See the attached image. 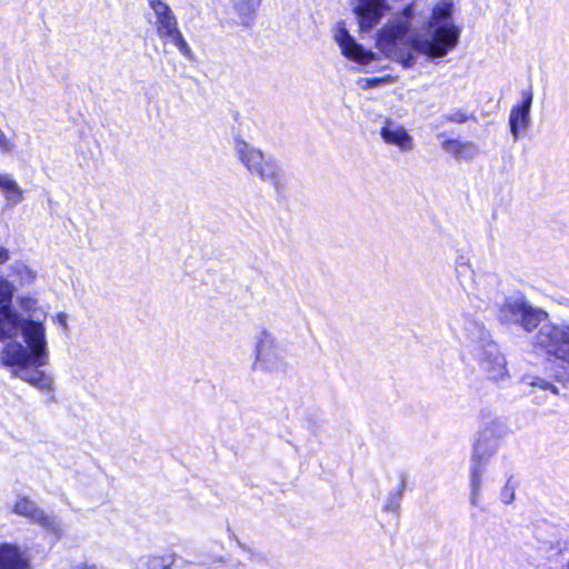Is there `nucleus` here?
<instances>
[{
	"label": "nucleus",
	"instance_id": "aec40b11",
	"mask_svg": "<svg viewBox=\"0 0 569 569\" xmlns=\"http://www.w3.org/2000/svg\"><path fill=\"white\" fill-rule=\"evenodd\" d=\"M261 0H238L234 3V9L240 18V24L249 27L253 20Z\"/></svg>",
	"mask_w": 569,
	"mask_h": 569
},
{
	"label": "nucleus",
	"instance_id": "20e7f679",
	"mask_svg": "<svg viewBox=\"0 0 569 569\" xmlns=\"http://www.w3.org/2000/svg\"><path fill=\"white\" fill-rule=\"evenodd\" d=\"M498 321L508 328H518L526 333L538 331L549 319V313L541 307L532 305L525 293L518 291L506 296L497 306Z\"/></svg>",
	"mask_w": 569,
	"mask_h": 569
},
{
	"label": "nucleus",
	"instance_id": "c756f323",
	"mask_svg": "<svg viewBox=\"0 0 569 569\" xmlns=\"http://www.w3.org/2000/svg\"><path fill=\"white\" fill-rule=\"evenodd\" d=\"M361 82H363V84H361L362 89H370V88H376V87L380 86L381 83H383L385 79L375 77V78L362 79Z\"/></svg>",
	"mask_w": 569,
	"mask_h": 569
},
{
	"label": "nucleus",
	"instance_id": "2eb2a0df",
	"mask_svg": "<svg viewBox=\"0 0 569 569\" xmlns=\"http://www.w3.org/2000/svg\"><path fill=\"white\" fill-rule=\"evenodd\" d=\"M380 134L386 143L397 146L401 151H410L413 148L412 137L407 130L390 120L386 121Z\"/></svg>",
	"mask_w": 569,
	"mask_h": 569
},
{
	"label": "nucleus",
	"instance_id": "c85d7f7f",
	"mask_svg": "<svg viewBox=\"0 0 569 569\" xmlns=\"http://www.w3.org/2000/svg\"><path fill=\"white\" fill-rule=\"evenodd\" d=\"M19 306L24 311H32L36 309L37 300L32 297H20L19 298Z\"/></svg>",
	"mask_w": 569,
	"mask_h": 569
},
{
	"label": "nucleus",
	"instance_id": "9d476101",
	"mask_svg": "<svg viewBox=\"0 0 569 569\" xmlns=\"http://www.w3.org/2000/svg\"><path fill=\"white\" fill-rule=\"evenodd\" d=\"M13 512L30 519L34 523H38L43 529L51 532L56 540L61 538L62 528L60 521L53 516L46 515L44 511L29 498H20L13 507Z\"/></svg>",
	"mask_w": 569,
	"mask_h": 569
},
{
	"label": "nucleus",
	"instance_id": "a211bd4d",
	"mask_svg": "<svg viewBox=\"0 0 569 569\" xmlns=\"http://www.w3.org/2000/svg\"><path fill=\"white\" fill-rule=\"evenodd\" d=\"M441 147L457 160H471L479 153L478 147L473 142L460 141L458 139H446Z\"/></svg>",
	"mask_w": 569,
	"mask_h": 569
},
{
	"label": "nucleus",
	"instance_id": "a878e982",
	"mask_svg": "<svg viewBox=\"0 0 569 569\" xmlns=\"http://www.w3.org/2000/svg\"><path fill=\"white\" fill-rule=\"evenodd\" d=\"M238 546L244 551L248 553V558L250 561L252 562H263L266 557L263 553L259 552V551H253L251 548H249L248 546L241 543L238 539H236Z\"/></svg>",
	"mask_w": 569,
	"mask_h": 569
},
{
	"label": "nucleus",
	"instance_id": "6e6552de",
	"mask_svg": "<svg viewBox=\"0 0 569 569\" xmlns=\"http://www.w3.org/2000/svg\"><path fill=\"white\" fill-rule=\"evenodd\" d=\"M253 369L267 373H282L287 369L286 355L282 346L267 329L256 335Z\"/></svg>",
	"mask_w": 569,
	"mask_h": 569
},
{
	"label": "nucleus",
	"instance_id": "f704fd0d",
	"mask_svg": "<svg viewBox=\"0 0 569 569\" xmlns=\"http://www.w3.org/2000/svg\"><path fill=\"white\" fill-rule=\"evenodd\" d=\"M48 400H49V402H56L57 401L54 395H52V393L49 396Z\"/></svg>",
	"mask_w": 569,
	"mask_h": 569
},
{
	"label": "nucleus",
	"instance_id": "423d86ee",
	"mask_svg": "<svg viewBox=\"0 0 569 569\" xmlns=\"http://www.w3.org/2000/svg\"><path fill=\"white\" fill-rule=\"evenodd\" d=\"M532 347L569 370V321H545L532 337Z\"/></svg>",
	"mask_w": 569,
	"mask_h": 569
},
{
	"label": "nucleus",
	"instance_id": "f8f14e48",
	"mask_svg": "<svg viewBox=\"0 0 569 569\" xmlns=\"http://www.w3.org/2000/svg\"><path fill=\"white\" fill-rule=\"evenodd\" d=\"M533 101L532 88L521 91V101L511 108L509 114V129L513 141L520 138V130L527 129L531 123V107Z\"/></svg>",
	"mask_w": 569,
	"mask_h": 569
},
{
	"label": "nucleus",
	"instance_id": "7c9ffc66",
	"mask_svg": "<svg viewBox=\"0 0 569 569\" xmlns=\"http://www.w3.org/2000/svg\"><path fill=\"white\" fill-rule=\"evenodd\" d=\"M57 323H59L66 331L68 330L67 315L58 312L54 317Z\"/></svg>",
	"mask_w": 569,
	"mask_h": 569
},
{
	"label": "nucleus",
	"instance_id": "f3484780",
	"mask_svg": "<svg viewBox=\"0 0 569 569\" xmlns=\"http://www.w3.org/2000/svg\"><path fill=\"white\" fill-rule=\"evenodd\" d=\"M0 569H29V560L16 545H0Z\"/></svg>",
	"mask_w": 569,
	"mask_h": 569
},
{
	"label": "nucleus",
	"instance_id": "cd10ccee",
	"mask_svg": "<svg viewBox=\"0 0 569 569\" xmlns=\"http://www.w3.org/2000/svg\"><path fill=\"white\" fill-rule=\"evenodd\" d=\"M14 148V143L6 136L0 128V151L2 153H10Z\"/></svg>",
	"mask_w": 569,
	"mask_h": 569
},
{
	"label": "nucleus",
	"instance_id": "b1692460",
	"mask_svg": "<svg viewBox=\"0 0 569 569\" xmlns=\"http://www.w3.org/2000/svg\"><path fill=\"white\" fill-rule=\"evenodd\" d=\"M10 268L13 273L19 276V278L22 282L30 283L36 279V272L32 271L22 261H16L14 263L11 264Z\"/></svg>",
	"mask_w": 569,
	"mask_h": 569
},
{
	"label": "nucleus",
	"instance_id": "393cba45",
	"mask_svg": "<svg viewBox=\"0 0 569 569\" xmlns=\"http://www.w3.org/2000/svg\"><path fill=\"white\" fill-rule=\"evenodd\" d=\"M442 119L452 123H465L470 119H475V116L472 113L468 114L462 109H458L451 113L443 114Z\"/></svg>",
	"mask_w": 569,
	"mask_h": 569
},
{
	"label": "nucleus",
	"instance_id": "412c9836",
	"mask_svg": "<svg viewBox=\"0 0 569 569\" xmlns=\"http://www.w3.org/2000/svg\"><path fill=\"white\" fill-rule=\"evenodd\" d=\"M406 488V477L402 475L398 487L391 490L386 499L382 510L399 516L401 509V501Z\"/></svg>",
	"mask_w": 569,
	"mask_h": 569
},
{
	"label": "nucleus",
	"instance_id": "bb28decb",
	"mask_svg": "<svg viewBox=\"0 0 569 569\" xmlns=\"http://www.w3.org/2000/svg\"><path fill=\"white\" fill-rule=\"evenodd\" d=\"M500 498L506 505H509L515 500V488L510 486V480H508L506 486L502 488Z\"/></svg>",
	"mask_w": 569,
	"mask_h": 569
},
{
	"label": "nucleus",
	"instance_id": "4468645a",
	"mask_svg": "<svg viewBox=\"0 0 569 569\" xmlns=\"http://www.w3.org/2000/svg\"><path fill=\"white\" fill-rule=\"evenodd\" d=\"M13 369V376L30 383L43 392L54 390V380L50 375L39 370L34 366H10Z\"/></svg>",
	"mask_w": 569,
	"mask_h": 569
},
{
	"label": "nucleus",
	"instance_id": "6ab92c4d",
	"mask_svg": "<svg viewBox=\"0 0 569 569\" xmlns=\"http://www.w3.org/2000/svg\"><path fill=\"white\" fill-rule=\"evenodd\" d=\"M0 190L3 191L10 206H16L23 199V191L18 186L17 181L9 174H0Z\"/></svg>",
	"mask_w": 569,
	"mask_h": 569
},
{
	"label": "nucleus",
	"instance_id": "5701e85b",
	"mask_svg": "<svg viewBox=\"0 0 569 569\" xmlns=\"http://www.w3.org/2000/svg\"><path fill=\"white\" fill-rule=\"evenodd\" d=\"M521 381H522V383H525L529 387H532V388H539L541 390H547L553 395L559 393L558 387L555 386L551 381H549L545 378L535 376V375H525V376H522Z\"/></svg>",
	"mask_w": 569,
	"mask_h": 569
},
{
	"label": "nucleus",
	"instance_id": "0eeeda50",
	"mask_svg": "<svg viewBox=\"0 0 569 569\" xmlns=\"http://www.w3.org/2000/svg\"><path fill=\"white\" fill-rule=\"evenodd\" d=\"M480 418V429L473 442L471 458L489 462L491 457L497 453L508 429L505 422L490 411L482 410Z\"/></svg>",
	"mask_w": 569,
	"mask_h": 569
},
{
	"label": "nucleus",
	"instance_id": "1a4fd4ad",
	"mask_svg": "<svg viewBox=\"0 0 569 569\" xmlns=\"http://www.w3.org/2000/svg\"><path fill=\"white\" fill-rule=\"evenodd\" d=\"M152 9L157 26V34L160 39L171 42L188 60L193 59V53L178 28V20L169 4L162 0H147Z\"/></svg>",
	"mask_w": 569,
	"mask_h": 569
},
{
	"label": "nucleus",
	"instance_id": "4be33fe9",
	"mask_svg": "<svg viewBox=\"0 0 569 569\" xmlns=\"http://www.w3.org/2000/svg\"><path fill=\"white\" fill-rule=\"evenodd\" d=\"M174 562L172 555L166 556H147L141 557L137 563V569H170Z\"/></svg>",
	"mask_w": 569,
	"mask_h": 569
},
{
	"label": "nucleus",
	"instance_id": "39448f33",
	"mask_svg": "<svg viewBox=\"0 0 569 569\" xmlns=\"http://www.w3.org/2000/svg\"><path fill=\"white\" fill-rule=\"evenodd\" d=\"M234 150L239 160L252 176L271 183L278 196L284 193L286 178L276 159L264 156L261 150L241 138H236Z\"/></svg>",
	"mask_w": 569,
	"mask_h": 569
},
{
	"label": "nucleus",
	"instance_id": "2f4dec72",
	"mask_svg": "<svg viewBox=\"0 0 569 569\" xmlns=\"http://www.w3.org/2000/svg\"><path fill=\"white\" fill-rule=\"evenodd\" d=\"M457 268L459 267H468L469 266V259L465 257L463 254H460L456 259Z\"/></svg>",
	"mask_w": 569,
	"mask_h": 569
},
{
	"label": "nucleus",
	"instance_id": "72a5a7b5",
	"mask_svg": "<svg viewBox=\"0 0 569 569\" xmlns=\"http://www.w3.org/2000/svg\"><path fill=\"white\" fill-rule=\"evenodd\" d=\"M77 569H97L94 565L81 563L77 566Z\"/></svg>",
	"mask_w": 569,
	"mask_h": 569
},
{
	"label": "nucleus",
	"instance_id": "ddd939ff",
	"mask_svg": "<svg viewBox=\"0 0 569 569\" xmlns=\"http://www.w3.org/2000/svg\"><path fill=\"white\" fill-rule=\"evenodd\" d=\"M14 286L0 276V333L12 329L10 321L18 320V311L12 307Z\"/></svg>",
	"mask_w": 569,
	"mask_h": 569
},
{
	"label": "nucleus",
	"instance_id": "9b49d317",
	"mask_svg": "<svg viewBox=\"0 0 569 569\" xmlns=\"http://www.w3.org/2000/svg\"><path fill=\"white\" fill-rule=\"evenodd\" d=\"M335 40L340 47L341 53L351 61L359 64H369L377 59V53L357 42L342 22L338 24Z\"/></svg>",
	"mask_w": 569,
	"mask_h": 569
},
{
	"label": "nucleus",
	"instance_id": "dca6fc26",
	"mask_svg": "<svg viewBox=\"0 0 569 569\" xmlns=\"http://www.w3.org/2000/svg\"><path fill=\"white\" fill-rule=\"evenodd\" d=\"M488 462L472 459L470 461V496L469 501L471 506L481 507V491L483 483V476L486 473Z\"/></svg>",
	"mask_w": 569,
	"mask_h": 569
},
{
	"label": "nucleus",
	"instance_id": "f03ea898",
	"mask_svg": "<svg viewBox=\"0 0 569 569\" xmlns=\"http://www.w3.org/2000/svg\"><path fill=\"white\" fill-rule=\"evenodd\" d=\"M12 329L0 333V340L14 338L21 333L24 345L18 341L8 343L1 352L4 366L43 367L49 361V350L43 321L24 318L18 312V320L10 321Z\"/></svg>",
	"mask_w": 569,
	"mask_h": 569
},
{
	"label": "nucleus",
	"instance_id": "473e14b6",
	"mask_svg": "<svg viewBox=\"0 0 569 569\" xmlns=\"http://www.w3.org/2000/svg\"><path fill=\"white\" fill-rule=\"evenodd\" d=\"M9 260V250L4 247H0V266Z\"/></svg>",
	"mask_w": 569,
	"mask_h": 569
},
{
	"label": "nucleus",
	"instance_id": "7ed1b4c3",
	"mask_svg": "<svg viewBox=\"0 0 569 569\" xmlns=\"http://www.w3.org/2000/svg\"><path fill=\"white\" fill-rule=\"evenodd\" d=\"M462 336L472 357L489 379L497 383H503L509 379L506 358L482 322L466 316Z\"/></svg>",
	"mask_w": 569,
	"mask_h": 569
},
{
	"label": "nucleus",
	"instance_id": "c9c22d12",
	"mask_svg": "<svg viewBox=\"0 0 569 569\" xmlns=\"http://www.w3.org/2000/svg\"><path fill=\"white\" fill-rule=\"evenodd\" d=\"M567 569H569V561H568V565H567Z\"/></svg>",
	"mask_w": 569,
	"mask_h": 569
},
{
	"label": "nucleus",
	"instance_id": "f257e3e1",
	"mask_svg": "<svg viewBox=\"0 0 569 569\" xmlns=\"http://www.w3.org/2000/svg\"><path fill=\"white\" fill-rule=\"evenodd\" d=\"M390 10L388 0H356L352 7L361 32L371 31ZM413 13L412 0L405 6L395 23H388L377 32L376 39L377 48L405 68L413 66L415 53L425 54L431 60L446 57L457 47L461 34V29L453 22L451 0L435 4L421 33L410 32Z\"/></svg>",
	"mask_w": 569,
	"mask_h": 569
}]
</instances>
